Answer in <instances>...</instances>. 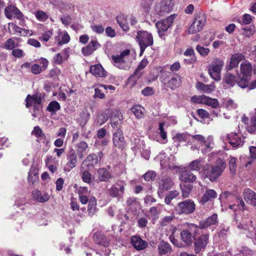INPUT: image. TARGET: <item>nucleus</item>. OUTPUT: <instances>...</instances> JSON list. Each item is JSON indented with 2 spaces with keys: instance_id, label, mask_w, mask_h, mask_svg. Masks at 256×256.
<instances>
[{
  "instance_id": "4",
  "label": "nucleus",
  "mask_w": 256,
  "mask_h": 256,
  "mask_svg": "<svg viewBox=\"0 0 256 256\" xmlns=\"http://www.w3.org/2000/svg\"><path fill=\"white\" fill-rule=\"evenodd\" d=\"M136 38L140 46V54L144 52L147 47L152 46L154 44L152 34L146 31L138 32Z\"/></svg>"
},
{
  "instance_id": "19",
  "label": "nucleus",
  "mask_w": 256,
  "mask_h": 256,
  "mask_svg": "<svg viewBox=\"0 0 256 256\" xmlns=\"http://www.w3.org/2000/svg\"><path fill=\"white\" fill-rule=\"evenodd\" d=\"M4 14L9 19H11L12 16L16 17L18 19L22 20L23 14L21 12L14 6H8L4 9Z\"/></svg>"
},
{
  "instance_id": "51",
  "label": "nucleus",
  "mask_w": 256,
  "mask_h": 256,
  "mask_svg": "<svg viewBox=\"0 0 256 256\" xmlns=\"http://www.w3.org/2000/svg\"><path fill=\"white\" fill-rule=\"evenodd\" d=\"M179 192L177 190L170 191L165 198V202L168 204H170L172 200L176 198Z\"/></svg>"
},
{
  "instance_id": "18",
  "label": "nucleus",
  "mask_w": 256,
  "mask_h": 256,
  "mask_svg": "<svg viewBox=\"0 0 256 256\" xmlns=\"http://www.w3.org/2000/svg\"><path fill=\"white\" fill-rule=\"evenodd\" d=\"M130 244L137 250H143L148 246V242L138 236H134L131 237Z\"/></svg>"
},
{
  "instance_id": "25",
  "label": "nucleus",
  "mask_w": 256,
  "mask_h": 256,
  "mask_svg": "<svg viewBox=\"0 0 256 256\" xmlns=\"http://www.w3.org/2000/svg\"><path fill=\"white\" fill-rule=\"evenodd\" d=\"M252 64L247 61L242 62L240 66V74L238 76H246V78H250L252 74Z\"/></svg>"
},
{
  "instance_id": "46",
  "label": "nucleus",
  "mask_w": 256,
  "mask_h": 256,
  "mask_svg": "<svg viewBox=\"0 0 256 256\" xmlns=\"http://www.w3.org/2000/svg\"><path fill=\"white\" fill-rule=\"evenodd\" d=\"M204 104L211 106L213 108H216L218 106V100L216 98H212L206 96Z\"/></svg>"
},
{
  "instance_id": "55",
  "label": "nucleus",
  "mask_w": 256,
  "mask_h": 256,
  "mask_svg": "<svg viewBox=\"0 0 256 256\" xmlns=\"http://www.w3.org/2000/svg\"><path fill=\"white\" fill-rule=\"evenodd\" d=\"M189 136H190L186 134H178L174 137V139L178 142H186Z\"/></svg>"
},
{
  "instance_id": "29",
  "label": "nucleus",
  "mask_w": 256,
  "mask_h": 256,
  "mask_svg": "<svg viewBox=\"0 0 256 256\" xmlns=\"http://www.w3.org/2000/svg\"><path fill=\"white\" fill-rule=\"evenodd\" d=\"M90 72L96 77L103 78L106 76V72L100 64L92 66L90 68Z\"/></svg>"
},
{
  "instance_id": "59",
  "label": "nucleus",
  "mask_w": 256,
  "mask_h": 256,
  "mask_svg": "<svg viewBox=\"0 0 256 256\" xmlns=\"http://www.w3.org/2000/svg\"><path fill=\"white\" fill-rule=\"evenodd\" d=\"M12 54L16 58H21L24 56V51L21 49H13L12 52Z\"/></svg>"
},
{
  "instance_id": "11",
  "label": "nucleus",
  "mask_w": 256,
  "mask_h": 256,
  "mask_svg": "<svg viewBox=\"0 0 256 256\" xmlns=\"http://www.w3.org/2000/svg\"><path fill=\"white\" fill-rule=\"evenodd\" d=\"M78 154L74 149H71L66 156L67 162L64 167L65 172H70L78 164Z\"/></svg>"
},
{
  "instance_id": "63",
  "label": "nucleus",
  "mask_w": 256,
  "mask_h": 256,
  "mask_svg": "<svg viewBox=\"0 0 256 256\" xmlns=\"http://www.w3.org/2000/svg\"><path fill=\"white\" fill-rule=\"evenodd\" d=\"M42 68L38 64H34L31 66V72L34 74H38L41 72Z\"/></svg>"
},
{
  "instance_id": "35",
  "label": "nucleus",
  "mask_w": 256,
  "mask_h": 256,
  "mask_svg": "<svg viewBox=\"0 0 256 256\" xmlns=\"http://www.w3.org/2000/svg\"><path fill=\"white\" fill-rule=\"evenodd\" d=\"M94 239L98 244L105 248L108 247L110 244L108 239L103 234H96L94 235Z\"/></svg>"
},
{
  "instance_id": "38",
  "label": "nucleus",
  "mask_w": 256,
  "mask_h": 256,
  "mask_svg": "<svg viewBox=\"0 0 256 256\" xmlns=\"http://www.w3.org/2000/svg\"><path fill=\"white\" fill-rule=\"evenodd\" d=\"M58 43L60 45L67 44L70 40V36L66 30L60 32H58Z\"/></svg>"
},
{
  "instance_id": "32",
  "label": "nucleus",
  "mask_w": 256,
  "mask_h": 256,
  "mask_svg": "<svg viewBox=\"0 0 256 256\" xmlns=\"http://www.w3.org/2000/svg\"><path fill=\"white\" fill-rule=\"evenodd\" d=\"M196 88L204 93L210 94L214 90L215 86L214 82L210 84H205L202 82H198Z\"/></svg>"
},
{
  "instance_id": "36",
  "label": "nucleus",
  "mask_w": 256,
  "mask_h": 256,
  "mask_svg": "<svg viewBox=\"0 0 256 256\" xmlns=\"http://www.w3.org/2000/svg\"><path fill=\"white\" fill-rule=\"evenodd\" d=\"M76 154L79 158H82L85 155V151L88 148V144L84 141L80 142L76 144Z\"/></svg>"
},
{
  "instance_id": "26",
  "label": "nucleus",
  "mask_w": 256,
  "mask_h": 256,
  "mask_svg": "<svg viewBox=\"0 0 256 256\" xmlns=\"http://www.w3.org/2000/svg\"><path fill=\"white\" fill-rule=\"evenodd\" d=\"M244 197L248 203L252 204L256 209V194L253 190L250 189L245 190L244 192Z\"/></svg>"
},
{
  "instance_id": "13",
  "label": "nucleus",
  "mask_w": 256,
  "mask_h": 256,
  "mask_svg": "<svg viewBox=\"0 0 256 256\" xmlns=\"http://www.w3.org/2000/svg\"><path fill=\"white\" fill-rule=\"evenodd\" d=\"M126 184L122 182H118L116 185H112L108 190L110 196L120 199L123 195Z\"/></svg>"
},
{
  "instance_id": "48",
  "label": "nucleus",
  "mask_w": 256,
  "mask_h": 256,
  "mask_svg": "<svg viewBox=\"0 0 256 256\" xmlns=\"http://www.w3.org/2000/svg\"><path fill=\"white\" fill-rule=\"evenodd\" d=\"M36 18L40 22H45L48 18V15L44 12L38 10L35 13Z\"/></svg>"
},
{
  "instance_id": "56",
  "label": "nucleus",
  "mask_w": 256,
  "mask_h": 256,
  "mask_svg": "<svg viewBox=\"0 0 256 256\" xmlns=\"http://www.w3.org/2000/svg\"><path fill=\"white\" fill-rule=\"evenodd\" d=\"M32 134L38 138L44 136V134L43 133L42 130L38 126H36L34 128L32 132Z\"/></svg>"
},
{
  "instance_id": "45",
  "label": "nucleus",
  "mask_w": 256,
  "mask_h": 256,
  "mask_svg": "<svg viewBox=\"0 0 256 256\" xmlns=\"http://www.w3.org/2000/svg\"><path fill=\"white\" fill-rule=\"evenodd\" d=\"M175 216L174 214H171L168 216H166L161 220L160 225L162 226H166L170 224L174 219Z\"/></svg>"
},
{
  "instance_id": "31",
  "label": "nucleus",
  "mask_w": 256,
  "mask_h": 256,
  "mask_svg": "<svg viewBox=\"0 0 256 256\" xmlns=\"http://www.w3.org/2000/svg\"><path fill=\"white\" fill-rule=\"evenodd\" d=\"M98 162V156L95 154H90L82 164V166L86 165L87 166H94Z\"/></svg>"
},
{
  "instance_id": "27",
  "label": "nucleus",
  "mask_w": 256,
  "mask_h": 256,
  "mask_svg": "<svg viewBox=\"0 0 256 256\" xmlns=\"http://www.w3.org/2000/svg\"><path fill=\"white\" fill-rule=\"evenodd\" d=\"M97 177L100 182H108L113 176L106 168H100L97 171Z\"/></svg>"
},
{
  "instance_id": "57",
  "label": "nucleus",
  "mask_w": 256,
  "mask_h": 256,
  "mask_svg": "<svg viewBox=\"0 0 256 256\" xmlns=\"http://www.w3.org/2000/svg\"><path fill=\"white\" fill-rule=\"evenodd\" d=\"M142 70L136 68L135 70L134 73L130 76V80L134 81V82H136L138 78H140L142 76Z\"/></svg>"
},
{
  "instance_id": "44",
  "label": "nucleus",
  "mask_w": 256,
  "mask_h": 256,
  "mask_svg": "<svg viewBox=\"0 0 256 256\" xmlns=\"http://www.w3.org/2000/svg\"><path fill=\"white\" fill-rule=\"evenodd\" d=\"M236 202L237 204H230L229 206V208L233 210L234 212L237 210L238 209L240 210H244V203L242 200L238 199L236 200Z\"/></svg>"
},
{
  "instance_id": "15",
  "label": "nucleus",
  "mask_w": 256,
  "mask_h": 256,
  "mask_svg": "<svg viewBox=\"0 0 256 256\" xmlns=\"http://www.w3.org/2000/svg\"><path fill=\"white\" fill-rule=\"evenodd\" d=\"M161 82L166 86L170 88L171 90H174L178 88L180 84V76L178 75H176L171 78L170 79L168 80L164 76H162Z\"/></svg>"
},
{
  "instance_id": "60",
  "label": "nucleus",
  "mask_w": 256,
  "mask_h": 256,
  "mask_svg": "<svg viewBox=\"0 0 256 256\" xmlns=\"http://www.w3.org/2000/svg\"><path fill=\"white\" fill-rule=\"evenodd\" d=\"M226 108L228 110H234L238 107V104L232 100H228L226 104Z\"/></svg>"
},
{
  "instance_id": "50",
  "label": "nucleus",
  "mask_w": 256,
  "mask_h": 256,
  "mask_svg": "<svg viewBox=\"0 0 256 256\" xmlns=\"http://www.w3.org/2000/svg\"><path fill=\"white\" fill-rule=\"evenodd\" d=\"M196 51L202 56H207L210 52V50L208 48H205L200 46H197L196 48Z\"/></svg>"
},
{
  "instance_id": "40",
  "label": "nucleus",
  "mask_w": 256,
  "mask_h": 256,
  "mask_svg": "<svg viewBox=\"0 0 256 256\" xmlns=\"http://www.w3.org/2000/svg\"><path fill=\"white\" fill-rule=\"evenodd\" d=\"M96 200L94 197H91L89 200L88 210L90 216H92L96 212Z\"/></svg>"
},
{
  "instance_id": "54",
  "label": "nucleus",
  "mask_w": 256,
  "mask_h": 256,
  "mask_svg": "<svg viewBox=\"0 0 256 256\" xmlns=\"http://www.w3.org/2000/svg\"><path fill=\"white\" fill-rule=\"evenodd\" d=\"M156 176V173L153 170L148 171L143 175L144 180L148 182L154 180Z\"/></svg>"
},
{
  "instance_id": "12",
  "label": "nucleus",
  "mask_w": 256,
  "mask_h": 256,
  "mask_svg": "<svg viewBox=\"0 0 256 256\" xmlns=\"http://www.w3.org/2000/svg\"><path fill=\"white\" fill-rule=\"evenodd\" d=\"M229 144L234 148H238L242 146L244 143V138L241 134L232 132L227 136Z\"/></svg>"
},
{
  "instance_id": "21",
  "label": "nucleus",
  "mask_w": 256,
  "mask_h": 256,
  "mask_svg": "<svg viewBox=\"0 0 256 256\" xmlns=\"http://www.w3.org/2000/svg\"><path fill=\"white\" fill-rule=\"evenodd\" d=\"M173 6L172 0H163L156 6V9L160 12H168L172 10Z\"/></svg>"
},
{
  "instance_id": "39",
  "label": "nucleus",
  "mask_w": 256,
  "mask_h": 256,
  "mask_svg": "<svg viewBox=\"0 0 256 256\" xmlns=\"http://www.w3.org/2000/svg\"><path fill=\"white\" fill-rule=\"evenodd\" d=\"M204 165V162L202 159H198L192 161L189 164L190 170L198 171L202 168Z\"/></svg>"
},
{
  "instance_id": "16",
  "label": "nucleus",
  "mask_w": 256,
  "mask_h": 256,
  "mask_svg": "<svg viewBox=\"0 0 256 256\" xmlns=\"http://www.w3.org/2000/svg\"><path fill=\"white\" fill-rule=\"evenodd\" d=\"M209 235L204 234L200 236L194 242V252L198 254L204 250L208 242Z\"/></svg>"
},
{
  "instance_id": "17",
  "label": "nucleus",
  "mask_w": 256,
  "mask_h": 256,
  "mask_svg": "<svg viewBox=\"0 0 256 256\" xmlns=\"http://www.w3.org/2000/svg\"><path fill=\"white\" fill-rule=\"evenodd\" d=\"M157 158L160 160L162 167H168L170 168H174V162L175 161V157L174 156L170 155L169 157H167L164 152H160L157 156Z\"/></svg>"
},
{
  "instance_id": "53",
  "label": "nucleus",
  "mask_w": 256,
  "mask_h": 256,
  "mask_svg": "<svg viewBox=\"0 0 256 256\" xmlns=\"http://www.w3.org/2000/svg\"><path fill=\"white\" fill-rule=\"evenodd\" d=\"M206 98V96H194L191 98V102L196 104H204Z\"/></svg>"
},
{
  "instance_id": "5",
  "label": "nucleus",
  "mask_w": 256,
  "mask_h": 256,
  "mask_svg": "<svg viewBox=\"0 0 256 256\" xmlns=\"http://www.w3.org/2000/svg\"><path fill=\"white\" fill-rule=\"evenodd\" d=\"M224 66V62L219 58L214 59L208 67V74L212 79L219 81L221 78V71Z\"/></svg>"
},
{
  "instance_id": "34",
  "label": "nucleus",
  "mask_w": 256,
  "mask_h": 256,
  "mask_svg": "<svg viewBox=\"0 0 256 256\" xmlns=\"http://www.w3.org/2000/svg\"><path fill=\"white\" fill-rule=\"evenodd\" d=\"M116 21L123 30L128 32L129 30L126 16L124 14H120L116 17Z\"/></svg>"
},
{
  "instance_id": "10",
  "label": "nucleus",
  "mask_w": 256,
  "mask_h": 256,
  "mask_svg": "<svg viewBox=\"0 0 256 256\" xmlns=\"http://www.w3.org/2000/svg\"><path fill=\"white\" fill-rule=\"evenodd\" d=\"M130 54V50H125L118 54L112 55V59L114 66L120 68H124L125 64L128 60Z\"/></svg>"
},
{
  "instance_id": "52",
  "label": "nucleus",
  "mask_w": 256,
  "mask_h": 256,
  "mask_svg": "<svg viewBox=\"0 0 256 256\" xmlns=\"http://www.w3.org/2000/svg\"><path fill=\"white\" fill-rule=\"evenodd\" d=\"M237 160L236 158L231 157L229 162V168L230 172L235 174L237 166H236Z\"/></svg>"
},
{
  "instance_id": "62",
  "label": "nucleus",
  "mask_w": 256,
  "mask_h": 256,
  "mask_svg": "<svg viewBox=\"0 0 256 256\" xmlns=\"http://www.w3.org/2000/svg\"><path fill=\"white\" fill-rule=\"evenodd\" d=\"M78 196H90V192L86 186H80L78 189Z\"/></svg>"
},
{
  "instance_id": "43",
  "label": "nucleus",
  "mask_w": 256,
  "mask_h": 256,
  "mask_svg": "<svg viewBox=\"0 0 256 256\" xmlns=\"http://www.w3.org/2000/svg\"><path fill=\"white\" fill-rule=\"evenodd\" d=\"M144 108L140 106H134L132 107V110L138 118H140L143 116Z\"/></svg>"
},
{
  "instance_id": "37",
  "label": "nucleus",
  "mask_w": 256,
  "mask_h": 256,
  "mask_svg": "<svg viewBox=\"0 0 256 256\" xmlns=\"http://www.w3.org/2000/svg\"><path fill=\"white\" fill-rule=\"evenodd\" d=\"M112 110L108 108L102 112L98 116L97 119V122L100 125H102L106 122L112 113Z\"/></svg>"
},
{
  "instance_id": "41",
  "label": "nucleus",
  "mask_w": 256,
  "mask_h": 256,
  "mask_svg": "<svg viewBox=\"0 0 256 256\" xmlns=\"http://www.w3.org/2000/svg\"><path fill=\"white\" fill-rule=\"evenodd\" d=\"M172 250L170 246L167 242H162L158 246V252L160 254H166Z\"/></svg>"
},
{
  "instance_id": "20",
  "label": "nucleus",
  "mask_w": 256,
  "mask_h": 256,
  "mask_svg": "<svg viewBox=\"0 0 256 256\" xmlns=\"http://www.w3.org/2000/svg\"><path fill=\"white\" fill-rule=\"evenodd\" d=\"M114 146L118 148H123L125 146V141L122 131L118 129L113 135Z\"/></svg>"
},
{
  "instance_id": "6",
  "label": "nucleus",
  "mask_w": 256,
  "mask_h": 256,
  "mask_svg": "<svg viewBox=\"0 0 256 256\" xmlns=\"http://www.w3.org/2000/svg\"><path fill=\"white\" fill-rule=\"evenodd\" d=\"M206 16L200 12L194 18L193 23L188 28V32L190 34L196 33L201 30L206 22Z\"/></svg>"
},
{
  "instance_id": "7",
  "label": "nucleus",
  "mask_w": 256,
  "mask_h": 256,
  "mask_svg": "<svg viewBox=\"0 0 256 256\" xmlns=\"http://www.w3.org/2000/svg\"><path fill=\"white\" fill-rule=\"evenodd\" d=\"M176 16V14H172L166 18L160 20L156 22V26L158 29V32L160 37L164 38L165 35L164 32L168 30V28L172 26Z\"/></svg>"
},
{
  "instance_id": "28",
  "label": "nucleus",
  "mask_w": 256,
  "mask_h": 256,
  "mask_svg": "<svg viewBox=\"0 0 256 256\" xmlns=\"http://www.w3.org/2000/svg\"><path fill=\"white\" fill-rule=\"evenodd\" d=\"M218 216L216 214H213L212 216L208 218L206 220L200 222L199 226L200 228H206L212 225L216 224L218 222Z\"/></svg>"
},
{
  "instance_id": "22",
  "label": "nucleus",
  "mask_w": 256,
  "mask_h": 256,
  "mask_svg": "<svg viewBox=\"0 0 256 256\" xmlns=\"http://www.w3.org/2000/svg\"><path fill=\"white\" fill-rule=\"evenodd\" d=\"M100 46V44L96 40H92L87 46L82 48V53L84 56H90Z\"/></svg>"
},
{
  "instance_id": "1",
  "label": "nucleus",
  "mask_w": 256,
  "mask_h": 256,
  "mask_svg": "<svg viewBox=\"0 0 256 256\" xmlns=\"http://www.w3.org/2000/svg\"><path fill=\"white\" fill-rule=\"evenodd\" d=\"M190 136L193 142L198 143L204 146L201 150L202 153H206L212 149L214 142L212 136H209L207 138H205L202 134H195L192 135Z\"/></svg>"
},
{
  "instance_id": "9",
  "label": "nucleus",
  "mask_w": 256,
  "mask_h": 256,
  "mask_svg": "<svg viewBox=\"0 0 256 256\" xmlns=\"http://www.w3.org/2000/svg\"><path fill=\"white\" fill-rule=\"evenodd\" d=\"M195 206L192 200H186L179 202L176 207V210L179 214H190L194 211Z\"/></svg>"
},
{
  "instance_id": "42",
  "label": "nucleus",
  "mask_w": 256,
  "mask_h": 256,
  "mask_svg": "<svg viewBox=\"0 0 256 256\" xmlns=\"http://www.w3.org/2000/svg\"><path fill=\"white\" fill-rule=\"evenodd\" d=\"M60 106L56 101L51 102L47 107V110L50 112L52 114H54L56 112L60 110Z\"/></svg>"
},
{
  "instance_id": "33",
  "label": "nucleus",
  "mask_w": 256,
  "mask_h": 256,
  "mask_svg": "<svg viewBox=\"0 0 256 256\" xmlns=\"http://www.w3.org/2000/svg\"><path fill=\"white\" fill-rule=\"evenodd\" d=\"M217 196V194L214 190L210 189L206 190L202 196L200 202L202 204L206 203L209 200L216 198Z\"/></svg>"
},
{
  "instance_id": "3",
  "label": "nucleus",
  "mask_w": 256,
  "mask_h": 256,
  "mask_svg": "<svg viewBox=\"0 0 256 256\" xmlns=\"http://www.w3.org/2000/svg\"><path fill=\"white\" fill-rule=\"evenodd\" d=\"M226 166V162L222 160H218L216 164L212 166L211 169L206 172V176L211 182L214 181L222 174Z\"/></svg>"
},
{
  "instance_id": "61",
  "label": "nucleus",
  "mask_w": 256,
  "mask_h": 256,
  "mask_svg": "<svg viewBox=\"0 0 256 256\" xmlns=\"http://www.w3.org/2000/svg\"><path fill=\"white\" fill-rule=\"evenodd\" d=\"M90 28L94 32L98 34H102L104 32V27L102 25H92Z\"/></svg>"
},
{
  "instance_id": "24",
  "label": "nucleus",
  "mask_w": 256,
  "mask_h": 256,
  "mask_svg": "<svg viewBox=\"0 0 256 256\" xmlns=\"http://www.w3.org/2000/svg\"><path fill=\"white\" fill-rule=\"evenodd\" d=\"M32 196L34 200L41 203L45 202L50 199V196L48 193L42 192L38 190H33Z\"/></svg>"
},
{
  "instance_id": "14",
  "label": "nucleus",
  "mask_w": 256,
  "mask_h": 256,
  "mask_svg": "<svg viewBox=\"0 0 256 256\" xmlns=\"http://www.w3.org/2000/svg\"><path fill=\"white\" fill-rule=\"evenodd\" d=\"M174 185L172 179L168 176L163 177L159 183V188L158 192L160 197L162 198L163 192L170 189Z\"/></svg>"
},
{
  "instance_id": "49",
  "label": "nucleus",
  "mask_w": 256,
  "mask_h": 256,
  "mask_svg": "<svg viewBox=\"0 0 256 256\" xmlns=\"http://www.w3.org/2000/svg\"><path fill=\"white\" fill-rule=\"evenodd\" d=\"M238 76L240 80L237 82L238 85L242 88H245L247 87L248 86V81L250 78H246V76H242L240 77V76Z\"/></svg>"
},
{
  "instance_id": "47",
  "label": "nucleus",
  "mask_w": 256,
  "mask_h": 256,
  "mask_svg": "<svg viewBox=\"0 0 256 256\" xmlns=\"http://www.w3.org/2000/svg\"><path fill=\"white\" fill-rule=\"evenodd\" d=\"M224 80L226 84H230L231 86H234L236 82L235 76L230 73H227Z\"/></svg>"
},
{
  "instance_id": "8",
  "label": "nucleus",
  "mask_w": 256,
  "mask_h": 256,
  "mask_svg": "<svg viewBox=\"0 0 256 256\" xmlns=\"http://www.w3.org/2000/svg\"><path fill=\"white\" fill-rule=\"evenodd\" d=\"M198 228L197 226L190 224L186 230L180 232L181 239L186 245H190L192 242V239Z\"/></svg>"
},
{
  "instance_id": "2",
  "label": "nucleus",
  "mask_w": 256,
  "mask_h": 256,
  "mask_svg": "<svg viewBox=\"0 0 256 256\" xmlns=\"http://www.w3.org/2000/svg\"><path fill=\"white\" fill-rule=\"evenodd\" d=\"M26 106L28 108L32 106H34V112L32 116L34 117H37L40 115V110L42 109L41 105L42 98L38 94H34L31 96L28 94L25 100Z\"/></svg>"
},
{
  "instance_id": "64",
  "label": "nucleus",
  "mask_w": 256,
  "mask_h": 256,
  "mask_svg": "<svg viewBox=\"0 0 256 256\" xmlns=\"http://www.w3.org/2000/svg\"><path fill=\"white\" fill-rule=\"evenodd\" d=\"M142 94L144 96H152L154 94V90L151 87H146L142 90Z\"/></svg>"
},
{
  "instance_id": "58",
  "label": "nucleus",
  "mask_w": 256,
  "mask_h": 256,
  "mask_svg": "<svg viewBox=\"0 0 256 256\" xmlns=\"http://www.w3.org/2000/svg\"><path fill=\"white\" fill-rule=\"evenodd\" d=\"M16 46L14 42L12 39H8L4 44V47L7 50H13Z\"/></svg>"
},
{
  "instance_id": "30",
  "label": "nucleus",
  "mask_w": 256,
  "mask_h": 256,
  "mask_svg": "<svg viewBox=\"0 0 256 256\" xmlns=\"http://www.w3.org/2000/svg\"><path fill=\"white\" fill-rule=\"evenodd\" d=\"M244 58V56L242 54H233L230 58L229 64L230 70L236 68L239 62Z\"/></svg>"
},
{
  "instance_id": "23",
  "label": "nucleus",
  "mask_w": 256,
  "mask_h": 256,
  "mask_svg": "<svg viewBox=\"0 0 256 256\" xmlns=\"http://www.w3.org/2000/svg\"><path fill=\"white\" fill-rule=\"evenodd\" d=\"M180 179L184 182L192 183L196 180V177L190 170H186L181 172Z\"/></svg>"
}]
</instances>
